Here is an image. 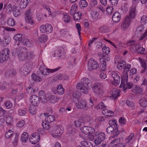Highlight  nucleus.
Masks as SVG:
<instances>
[{"instance_id": "obj_17", "label": "nucleus", "mask_w": 147, "mask_h": 147, "mask_svg": "<svg viewBox=\"0 0 147 147\" xmlns=\"http://www.w3.org/2000/svg\"><path fill=\"white\" fill-rule=\"evenodd\" d=\"M120 19V13L118 12H115L113 14L112 16V20L114 22L117 23L119 22Z\"/></svg>"}, {"instance_id": "obj_49", "label": "nucleus", "mask_w": 147, "mask_h": 147, "mask_svg": "<svg viewBox=\"0 0 147 147\" xmlns=\"http://www.w3.org/2000/svg\"><path fill=\"white\" fill-rule=\"evenodd\" d=\"M26 109H19L18 111V115L21 116H24L26 113Z\"/></svg>"}, {"instance_id": "obj_33", "label": "nucleus", "mask_w": 147, "mask_h": 147, "mask_svg": "<svg viewBox=\"0 0 147 147\" xmlns=\"http://www.w3.org/2000/svg\"><path fill=\"white\" fill-rule=\"evenodd\" d=\"M119 93L118 91L113 90L111 93V97L113 99H115L119 95Z\"/></svg>"}, {"instance_id": "obj_31", "label": "nucleus", "mask_w": 147, "mask_h": 147, "mask_svg": "<svg viewBox=\"0 0 147 147\" xmlns=\"http://www.w3.org/2000/svg\"><path fill=\"white\" fill-rule=\"evenodd\" d=\"M144 30L143 26H139L137 28L135 32V34L137 36H138L140 35L143 32Z\"/></svg>"}, {"instance_id": "obj_42", "label": "nucleus", "mask_w": 147, "mask_h": 147, "mask_svg": "<svg viewBox=\"0 0 147 147\" xmlns=\"http://www.w3.org/2000/svg\"><path fill=\"white\" fill-rule=\"evenodd\" d=\"M70 18L69 16L67 14H63L62 18V20L65 23H69L70 20Z\"/></svg>"}, {"instance_id": "obj_54", "label": "nucleus", "mask_w": 147, "mask_h": 147, "mask_svg": "<svg viewBox=\"0 0 147 147\" xmlns=\"http://www.w3.org/2000/svg\"><path fill=\"white\" fill-rule=\"evenodd\" d=\"M104 118L103 117H99L97 118L95 120V121L97 125H99L100 123L104 121Z\"/></svg>"}, {"instance_id": "obj_60", "label": "nucleus", "mask_w": 147, "mask_h": 147, "mask_svg": "<svg viewBox=\"0 0 147 147\" xmlns=\"http://www.w3.org/2000/svg\"><path fill=\"white\" fill-rule=\"evenodd\" d=\"M13 117L11 116H8L6 119V122L8 124H10L13 122Z\"/></svg>"}, {"instance_id": "obj_6", "label": "nucleus", "mask_w": 147, "mask_h": 147, "mask_svg": "<svg viewBox=\"0 0 147 147\" xmlns=\"http://www.w3.org/2000/svg\"><path fill=\"white\" fill-rule=\"evenodd\" d=\"M95 135L97 136L94 141L96 144H100L106 138V135L105 133L103 132H101L98 134L96 133Z\"/></svg>"}, {"instance_id": "obj_52", "label": "nucleus", "mask_w": 147, "mask_h": 147, "mask_svg": "<svg viewBox=\"0 0 147 147\" xmlns=\"http://www.w3.org/2000/svg\"><path fill=\"white\" fill-rule=\"evenodd\" d=\"M81 96L80 93L78 91H76L72 93L73 97L75 99L78 100Z\"/></svg>"}, {"instance_id": "obj_9", "label": "nucleus", "mask_w": 147, "mask_h": 147, "mask_svg": "<svg viewBox=\"0 0 147 147\" xmlns=\"http://www.w3.org/2000/svg\"><path fill=\"white\" fill-rule=\"evenodd\" d=\"M76 105L78 109H82L87 110L88 109L87 102L84 99L82 98L79 101L78 103H76Z\"/></svg>"}, {"instance_id": "obj_64", "label": "nucleus", "mask_w": 147, "mask_h": 147, "mask_svg": "<svg viewBox=\"0 0 147 147\" xmlns=\"http://www.w3.org/2000/svg\"><path fill=\"white\" fill-rule=\"evenodd\" d=\"M7 109H10L12 107V104L9 101H7L4 103Z\"/></svg>"}, {"instance_id": "obj_22", "label": "nucleus", "mask_w": 147, "mask_h": 147, "mask_svg": "<svg viewBox=\"0 0 147 147\" xmlns=\"http://www.w3.org/2000/svg\"><path fill=\"white\" fill-rule=\"evenodd\" d=\"M13 38L16 41V42H18L17 44L18 46L19 45L20 42L22 43V40L24 38H23L22 35L20 34H16L14 36Z\"/></svg>"}, {"instance_id": "obj_10", "label": "nucleus", "mask_w": 147, "mask_h": 147, "mask_svg": "<svg viewBox=\"0 0 147 147\" xmlns=\"http://www.w3.org/2000/svg\"><path fill=\"white\" fill-rule=\"evenodd\" d=\"M88 69L90 71L96 69L99 67L97 62L93 59H91L88 61Z\"/></svg>"}, {"instance_id": "obj_51", "label": "nucleus", "mask_w": 147, "mask_h": 147, "mask_svg": "<svg viewBox=\"0 0 147 147\" xmlns=\"http://www.w3.org/2000/svg\"><path fill=\"white\" fill-rule=\"evenodd\" d=\"M40 140V137L31 138L30 139V142L33 144H35Z\"/></svg>"}, {"instance_id": "obj_16", "label": "nucleus", "mask_w": 147, "mask_h": 147, "mask_svg": "<svg viewBox=\"0 0 147 147\" xmlns=\"http://www.w3.org/2000/svg\"><path fill=\"white\" fill-rule=\"evenodd\" d=\"M17 72L15 69H11L5 72V75L7 77H12L15 76Z\"/></svg>"}, {"instance_id": "obj_63", "label": "nucleus", "mask_w": 147, "mask_h": 147, "mask_svg": "<svg viewBox=\"0 0 147 147\" xmlns=\"http://www.w3.org/2000/svg\"><path fill=\"white\" fill-rule=\"evenodd\" d=\"M34 106H30V107L29 111L32 114H35L36 112V110Z\"/></svg>"}, {"instance_id": "obj_23", "label": "nucleus", "mask_w": 147, "mask_h": 147, "mask_svg": "<svg viewBox=\"0 0 147 147\" xmlns=\"http://www.w3.org/2000/svg\"><path fill=\"white\" fill-rule=\"evenodd\" d=\"M138 60L141 64L142 67L144 68L141 71V73H144L145 72L146 70V63L145 61L141 58H139Z\"/></svg>"}, {"instance_id": "obj_7", "label": "nucleus", "mask_w": 147, "mask_h": 147, "mask_svg": "<svg viewBox=\"0 0 147 147\" xmlns=\"http://www.w3.org/2000/svg\"><path fill=\"white\" fill-rule=\"evenodd\" d=\"M108 134L109 135L113 134L114 136H117L119 134L120 131L118 130L117 127H114L112 126L108 127L106 129Z\"/></svg>"}, {"instance_id": "obj_61", "label": "nucleus", "mask_w": 147, "mask_h": 147, "mask_svg": "<svg viewBox=\"0 0 147 147\" xmlns=\"http://www.w3.org/2000/svg\"><path fill=\"white\" fill-rule=\"evenodd\" d=\"M106 11L109 14H111L113 11V8L112 6H108L106 8Z\"/></svg>"}, {"instance_id": "obj_18", "label": "nucleus", "mask_w": 147, "mask_h": 147, "mask_svg": "<svg viewBox=\"0 0 147 147\" xmlns=\"http://www.w3.org/2000/svg\"><path fill=\"white\" fill-rule=\"evenodd\" d=\"M38 90V88H34V86L32 85H31L26 89V91L28 93L30 94H34Z\"/></svg>"}, {"instance_id": "obj_19", "label": "nucleus", "mask_w": 147, "mask_h": 147, "mask_svg": "<svg viewBox=\"0 0 147 147\" xmlns=\"http://www.w3.org/2000/svg\"><path fill=\"white\" fill-rule=\"evenodd\" d=\"M112 78L113 79L114 81L117 84H119L120 82V76L118 75L115 72H113L111 73Z\"/></svg>"}, {"instance_id": "obj_38", "label": "nucleus", "mask_w": 147, "mask_h": 147, "mask_svg": "<svg viewBox=\"0 0 147 147\" xmlns=\"http://www.w3.org/2000/svg\"><path fill=\"white\" fill-rule=\"evenodd\" d=\"M89 128H90V126H84L80 128V130L83 133L87 134L89 133Z\"/></svg>"}, {"instance_id": "obj_8", "label": "nucleus", "mask_w": 147, "mask_h": 147, "mask_svg": "<svg viewBox=\"0 0 147 147\" xmlns=\"http://www.w3.org/2000/svg\"><path fill=\"white\" fill-rule=\"evenodd\" d=\"M60 68L59 67L53 69H49L47 68L44 69L43 67L40 66L39 68V70L41 74L44 75H49V73H53L59 70Z\"/></svg>"}, {"instance_id": "obj_55", "label": "nucleus", "mask_w": 147, "mask_h": 147, "mask_svg": "<svg viewBox=\"0 0 147 147\" xmlns=\"http://www.w3.org/2000/svg\"><path fill=\"white\" fill-rule=\"evenodd\" d=\"M109 123L110 126H113L114 127H118V125L117 123V122L114 120H110L109 121Z\"/></svg>"}, {"instance_id": "obj_48", "label": "nucleus", "mask_w": 147, "mask_h": 147, "mask_svg": "<svg viewBox=\"0 0 147 147\" xmlns=\"http://www.w3.org/2000/svg\"><path fill=\"white\" fill-rule=\"evenodd\" d=\"M81 13L79 12H78L75 13L74 15V19L75 20H80L81 18Z\"/></svg>"}, {"instance_id": "obj_28", "label": "nucleus", "mask_w": 147, "mask_h": 147, "mask_svg": "<svg viewBox=\"0 0 147 147\" xmlns=\"http://www.w3.org/2000/svg\"><path fill=\"white\" fill-rule=\"evenodd\" d=\"M64 89L61 85H59L57 88L56 91L54 93L55 94L57 92L59 95H62L64 93Z\"/></svg>"}, {"instance_id": "obj_4", "label": "nucleus", "mask_w": 147, "mask_h": 147, "mask_svg": "<svg viewBox=\"0 0 147 147\" xmlns=\"http://www.w3.org/2000/svg\"><path fill=\"white\" fill-rule=\"evenodd\" d=\"M10 51L8 49H3L0 53V63H3L6 61L9 58Z\"/></svg>"}, {"instance_id": "obj_12", "label": "nucleus", "mask_w": 147, "mask_h": 147, "mask_svg": "<svg viewBox=\"0 0 147 147\" xmlns=\"http://www.w3.org/2000/svg\"><path fill=\"white\" fill-rule=\"evenodd\" d=\"M30 10V9H29L28 11H25V20L26 22L31 25L34 24V22L31 17Z\"/></svg>"}, {"instance_id": "obj_35", "label": "nucleus", "mask_w": 147, "mask_h": 147, "mask_svg": "<svg viewBox=\"0 0 147 147\" xmlns=\"http://www.w3.org/2000/svg\"><path fill=\"white\" fill-rule=\"evenodd\" d=\"M49 101L51 103H55L57 102L59 100L57 97L54 95H50L49 96Z\"/></svg>"}, {"instance_id": "obj_24", "label": "nucleus", "mask_w": 147, "mask_h": 147, "mask_svg": "<svg viewBox=\"0 0 147 147\" xmlns=\"http://www.w3.org/2000/svg\"><path fill=\"white\" fill-rule=\"evenodd\" d=\"M91 16L93 20L96 21L99 19V13L96 10L92 11L91 12Z\"/></svg>"}, {"instance_id": "obj_1", "label": "nucleus", "mask_w": 147, "mask_h": 147, "mask_svg": "<svg viewBox=\"0 0 147 147\" xmlns=\"http://www.w3.org/2000/svg\"><path fill=\"white\" fill-rule=\"evenodd\" d=\"M18 57L19 60L24 61L27 59V49L24 47H20L17 50Z\"/></svg>"}, {"instance_id": "obj_3", "label": "nucleus", "mask_w": 147, "mask_h": 147, "mask_svg": "<svg viewBox=\"0 0 147 147\" xmlns=\"http://www.w3.org/2000/svg\"><path fill=\"white\" fill-rule=\"evenodd\" d=\"M52 129L51 133L53 137H59L63 132L61 126H53Z\"/></svg>"}, {"instance_id": "obj_62", "label": "nucleus", "mask_w": 147, "mask_h": 147, "mask_svg": "<svg viewBox=\"0 0 147 147\" xmlns=\"http://www.w3.org/2000/svg\"><path fill=\"white\" fill-rule=\"evenodd\" d=\"M13 133V131L11 130H9L5 134V137L7 138H10Z\"/></svg>"}, {"instance_id": "obj_2", "label": "nucleus", "mask_w": 147, "mask_h": 147, "mask_svg": "<svg viewBox=\"0 0 147 147\" xmlns=\"http://www.w3.org/2000/svg\"><path fill=\"white\" fill-rule=\"evenodd\" d=\"M33 64L31 62H28L25 64L20 69V73L22 75H26L30 72L32 67Z\"/></svg>"}, {"instance_id": "obj_37", "label": "nucleus", "mask_w": 147, "mask_h": 147, "mask_svg": "<svg viewBox=\"0 0 147 147\" xmlns=\"http://www.w3.org/2000/svg\"><path fill=\"white\" fill-rule=\"evenodd\" d=\"M122 138L121 137L115 139L113 140L111 142V143L112 145V146H116L117 145H118L121 141V140Z\"/></svg>"}, {"instance_id": "obj_26", "label": "nucleus", "mask_w": 147, "mask_h": 147, "mask_svg": "<svg viewBox=\"0 0 147 147\" xmlns=\"http://www.w3.org/2000/svg\"><path fill=\"white\" fill-rule=\"evenodd\" d=\"M30 0H21L20 4V8L21 9L25 8L28 5Z\"/></svg>"}, {"instance_id": "obj_40", "label": "nucleus", "mask_w": 147, "mask_h": 147, "mask_svg": "<svg viewBox=\"0 0 147 147\" xmlns=\"http://www.w3.org/2000/svg\"><path fill=\"white\" fill-rule=\"evenodd\" d=\"M136 49L138 53L141 54H142L145 50L144 48L141 47V46L139 45H136Z\"/></svg>"}, {"instance_id": "obj_50", "label": "nucleus", "mask_w": 147, "mask_h": 147, "mask_svg": "<svg viewBox=\"0 0 147 147\" xmlns=\"http://www.w3.org/2000/svg\"><path fill=\"white\" fill-rule=\"evenodd\" d=\"M126 82V84L123 87V90H125L127 88L129 89L131 88L133 85L132 83L128 82L127 81Z\"/></svg>"}, {"instance_id": "obj_39", "label": "nucleus", "mask_w": 147, "mask_h": 147, "mask_svg": "<svg viewBox=\"0 0 147 147\" xmlns=\"http://www.w3.org/2000/svg\"><path fill=\"white\" fill-rule=\"evenodd\" d=\"M49 123H42V125L43 126L44 129L46 130H49V131H51L52 129V127H51L50 125L49 124Z\"/></svg>"}, {"instance_id": "obj_21", "label": "nucleus", "mask_w": 147, "mask_h": 147, "mask_svg": "<svg viewBox=\"0 0 147 147\" xmlns=\"http://www.w3.org/2000/svg\"><path fill=\"white\" fill-rule=\"evenodd\" d=\"M39 98L42 102H46L47 98L43 91L40 90L39 92Z\"/></svg>"}, {"instance_id": "obj_45", "label": "nucleus", "mask_w": 147, "mask_h": 147, "mask_svg": "<svg viewBox=\"0 0 147 147\" xmlns=\"http://www.w3.org/2000/svg\"><path fill=\"white\" fill-rule=\"evenodd\" d=\"M39 40L40 42H44L47 41L48 39L47 37V36L44 35H40L39 37Z\"/></svg>"}, {"instance_id": "obj_56", "label": "nucleus", "mask_w": 147, "mask_h": 147, "mask_svg": "<svg viewBox=\"0 0 147 147\" xmlns=\"http://www.w3.org/2000/svg\"><path fill=\"white\" fill-rule=\"evenodd\" d=\"M126 63L125 61H122L120 62L117 66V68L121 69L123 68L125 65H126Z\"/></svg>"}, {"instance_id": "obj_30", "label": "nucleus", "mask_w": 147, "mask_h": 147, "mask_svg": "<svg viewBox=\"0 0 147 147\" xmlns=\"http://www.w3.org/2000/svg\"><path fill=\"white\" fill-rule=\"evenodd\" d=\"M136 9L135 7H132L131 8L129 11V15L130 17L129 18L131 20V19H134L136 16Z\"/></svg>"}, {"instance_id": "obj_14", "label": "nucleus", "mask_w": 147, "mask_h": 147, "mask_svg": "<svg viewBox=\"0 0 147 147\" xmlns=\"http://www.w3.org/2000/svg\"><path fill=\"white\" fill-rule=\"evenodd\" d=\"M44 115L45 117V121L47 123H51L55 119V117L54 115H49V113H45Z\"/></svg>"}, {"instance_id": "obj_34", "label": "nucleus", "mask_w": 147, "mask_h": 147, "mask_svg": "<svg viewBox=\"0 0 147 147\" xmlns=\"http://www.w3.org/2000/svg\"><path fill=\"white\" fill-rule=\"evenodd\" d=\"M80 144L84 147H93L92 143L89 142L82 141L81 142Z\"/></svg>"}, {"instance_id": "obj_27", "label": "nucleus", "mask_w": 147, "mask_h": 147, "mask_svg": "<svg viewBox=\"0 0 147 147\" xmlns=\"http://www.w3.org/2000/svg\"><path fill=\"white\" fill-rule=\"evenodd\" d=\"M10 41V38L8 36H5L2 41L1 45L3 47H6L9 44Z\"/></svg>"}, {"instance_id": "obj_36", "label": "nucleus", "mask_w": 147, "mask_h": 147, "mask_svg": "<svg viewBox=\"0 0 147 147\" xmlns=\"http://www.w3.org/2000/svg\"><path fill=\"white\" fill-rule=\"evenodd\" d=\"M140 105L143 107L147 106V98H143L139 102Z\"/></svg>"}, {"instance_id": "obj_53", "label": "nucleus", "mask_w": 147, "mask_h": 147, "mask_svg": "<svg viewBox=\"0 0 147 147\" xmlns=\"http://www.w3.org/2000/svg\"><path fill=\"white\" fill-rule=\"evenodd\" d=\"M7 24L9 26H13L15 24V21L12 18H10L7 21Z\"/></svg>"}, {"instance_id": "obj_44", "label": "nucleus", "mask_w": 147, "mask_h": 147, "mask_svg": "<svg viewBox=\"0 0 147 147\" xmlns=\"http://www.w3.org/2000/svg\"><path fill=\"white\" fill-rule=\"evenodd\" d=\"M32 78L35 81L39 82L42 80V79L40 76H37L35 74H32Z\"/></svg>"}, {"instance_id": "obj_25", "label": "nucleus", "mask_w": 147, "mask_h": 147, "mask_svg": "<svg viewBox=\"0 0 147 147\" xmlns=\"http://www.w3.org/2000/svg\"><path fill=\"white\" fill-rule=\"evenodd\" d=\"M12 9L13 15L15 17H17L20 15V9L18 7L15 5H13Z\"/></svg>"}, {"instance_id": "obj_47", "label": "nucleus", "mask_w": 147, "mask_h": 147, "mask_svg": "<svg viewBox=\"0 0 147 147\" xmlns=\"http://www.w3.org/2000/svg\"><path fill=\"white\" fill-rule=\"evenodd\" d=\"M59 31L61 35L63 36H65L69 34L68 30L65 29H61Z\"/></svg>"}, {"instance_id": "obj_15", "label": "nucleus", "mask_w": 147, "mask_h": 147, "mask_svg": "<svg viewBox=\"0 0 147 147\" xmlns=\"http://www.w3.org/2000/svg\"><path fill=\"white\" fill-rule=\"evenodd\" d=\"M76 88L78 89H80L81 92L84 93L88 89V86L82 83H79L76 86Z\"/></svg>"}, {"instance_id": "obj_5", "label": "nucleus", "mask_w": 147, "mask_h": 147, "mask_svg": "<svg viewBox=\"0 0 147 147\" xmlns=\"http://www.w3.org/2000/svg\"><path fill=\"white\" fill-rule=\"evenodd\" d=\"M92 89L96 94L100 97L102 96L105 92L104 90L101 88L100 84L99 83L94 84Z\"/></svg>"}, {"instance_id": "obj_57", "label": "nucleus", "mask_w": 147, "mask_h": 147, "mask_svg": "<svg viewBox=\"0 0 147 147\" xmlns=\"http://www.w3.org/2000/svg\"><path fill=\"white\" fill-rule=\"evenodd\" d=\"M135 90L136 93L140 94L142 92L143 89L142 88L135 85Z\"/></svg>"}, {"instance_id": "obj_59", "label": "nucleus", "mask_w": 147, "mask_h": 147, "mask_svg": "<svg viewBox=\"0 0 147 147\" xmlns=\"http://www.w3.org/2000/svg\"><path fill=\"white\" fill-rule=\"evenodd\" d=\"M27 58L28 59H30L34 57V52L32 51H29L28 52L27 50Z\"/></svg>"}, {"instance_id": "obj_46", "label": "nucleus", "mask_w": 147, "mask_h": 147, "mask_svg": "<svg viewBox=\"0 0 147 147\" xmlns=\"http://www.w3.org/2000/svg\"><path fill=\"white\" fill-rule=\"evenodd\" d=\"M87 5V3L85 0H81L79 2L80 7L81 8L86 7Z\"/></svg>"}, {"instance_id": "obj_32", "label": "nucleus", "mask_w": 147, "mask_h": 147, "mask_svg": "<svg viewBox=\"0 0 147 147\" xmlns=\"http://www.w3.org/2000/svg\"><path fill=\"white\" fill-rule=\"evenodd\" d=\"M56 80H65L68 79V76L66 75H61L59 74L55 77Z\"/></svg>"}, {"instance_id": "obj_41", "label": "nucleus", "mask_w": 147, "mask_h": 147, "mask_svg": "<svg viewBox=\"0 0 147 147\" xmlns=\"http://www.w3.org/2000/svg\"><path fill=\"white\" fill-rule=\"evenodd\" d=\"M46 32L48 33H51L53 30V27L50 24H46L45 25Z\"/></svg>"}, {"instance_id": "obj_58", "label": "nucleus", "mask_w": 147, "mask_h": 147, "mask_svg": "<svg viewBox=\"0 0 147 147\" xmlns=\"http://www.w3.org/2000/svg\"><path fill=\"white\" fill-rule=\"evenodd\" d=\"M90 80L88 78H84L82 79V82L81 83L88 86V85L90 84Z\"/></svg>"}, {"instance_id": "obj_20", "label": "nucleus", "mask_w": 147, "mask_h": 147, "mask_svg": "<svg viewBox=\"0 0 147 147\" xmlns=\"http://www.w3.org/2000/svg\"><path fill=\"white\" fill-rule=\"evenodd\" d=\"M22 45H25L26 46L28 47H32L33 45V42L32 41H30L27 38H24L22 40Z\"/></svg>"}, {"instance_id": "obj_43", "label": "nucleus", "mask_w": 147, "mask_h": 147, "mask_svg": "<svg viewBox=\"0 0 147 147\" xmlns=\"http://www.w3.org/2000/svg\"><path fill=\"white\" fill-rule=\"evenodd\" d=\"M28 139V134L26 132H24L21 136V140L22 142H26Z\"/></svg>"}, {"instance_id": "obj_11", "label": "nucleus", "mask_w": 147, "mask_h": 147, "mask_svg": "<svg viewBox=\"0 0 147 147\" xmlns=\"http://www.w3.org/2000/svg\"><path fill=\"white\" fill-rule=\"evenodd\" d=\"M131 20L129 18V16H127L125 18L124 22L121 24V28L123 30H125L128 27Z\"/></svg>"}, {"instance_id": "obj_29", "label": "nucleus", "mask_w": 147, "mask_h": 147, "mask_svg": "<svg viewBox=\"0 0 147 147\" xmlns=\"http://www.w3.org/2000/svg\"><path fill=\"white\" fill-rule=\"evenodd\" d=\"M100 61L101 64L99 68V70L100 71H103L106 69L107 63L105 60L103 59H100Z\"/></svg>"}, {"instance_id": "obj_13", "label": "nucleus", "mask_w": 147, "mask_h": 147, "mask_svg": "<svg viewBox=\"0 0 147 147\" xmlns=\"http://www.w3.org/2000/svg\"><path fill=\"white\" fill-rule=\"evenodd\" d=\"M30 100L34 106L37 105L39 103V97L35 95L31 96L30 97Z\"/></svg>"}]
</instances>
